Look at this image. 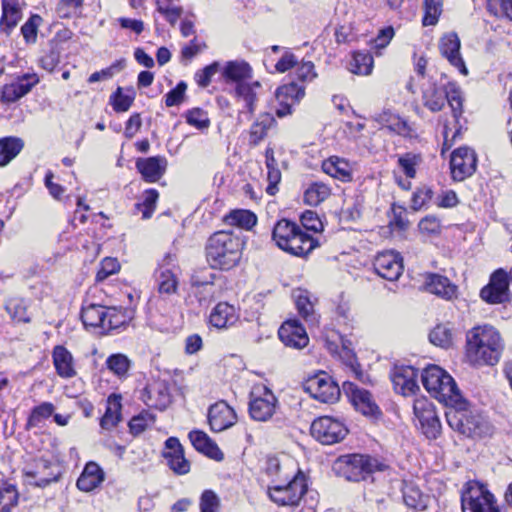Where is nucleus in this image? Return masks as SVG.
Wrapping results in <instances>:
<instances>
[{"mask_svg":"<svg viewBox=\"0 0 512 512\" xmlns=\"http://www.w3.org/2000/svg\"><path fill=\"white\" fill-rule=\"evenodd\" d=\"M373 266L380 277L394 281L402 274V257L395 251H383L375 257Z\"/></svg>","mask_w":512,"mask_h":512,"instance_id":"f3484780","label":"nucleus"},{"mask_svg":"<svg viewBox=\"0 0 512 512\" xmlns=\"http://www.w3.org/2000/svg\"><path fill=\"white\" fill-rule=\"evenodd\" d=\"M306 490L305 476L299 471L289 482L270 486L268 494L270 499L278 505L294 506L298 505Z\"/></svg>","mask_w":512,"mask_h":512,"instance_id":"6e6552de","label":"nucleus"},{"mask_svg":"<svg viewBox=\"0 0 512 512\" xmlns=\"http://www.w3.org/2000/svg\"><path fill=\"white\" fill-rule=\"evenodd\" d=\"M304 94V87L291 82L277 89L276 99L283 100L284 98L286 101H289V103L296 105L304 97Z\"/></svg>","mask_w":512,"mask_h":512,"instance_id":"3c124183","label":"nucleus"},{"mask_svg":"<svg viewBox=\"0 0 512 512\" xmlns=\"http://www.w3.org/2000/svg\"><path fill=\"white\" fill-rule=\"evenodd\" d=\"M5 308L14 321L23 323L30 322V317L27 314V307L24 300L10 299L6 303Z\"/></svg>","mask_w":512,"mask_h":512,"instance_id":"5fc2aeb1","label":"nucleus"},{"mask_svg":"<svg viewBox=\"0 0 512 512\" xmlns=\"http://www.w3.org/2000/svg\"><path fill=\"white\" fill-rule=\"evenodd\" d=\"M167 160L162 156L139 158L136 161V168L147 182L158 181L165 173Z\"/></svg>","mask_w":512,"mask_h":512,"instance_id":"393cba45","label":"nucleus"},{"mask_svg":"<svg viewBox=\"0 0 512 512\" xmlns=\"http://www.w3.org/2000/svg\"><path fill=\"white\" fill-rule=\"evenodd\" d=\"M322 170L327 175L342 182L353 179V168L350 162L338 156H330L322 162Z\"/></svg>","mask_w":512,"mask_h":512,"instance_id":"cd10ccee","label":"nucleus"},{"mask_svg":"<svg viewBox=\"0 0 512 512\" xmlns=\"http://www.w3.org/2000/svg\"><path fill=\"white\" fill-rule=\"evenodd\" d=\"M445 417L448 425L464 436L481 438L493 433L492 425L481 414L471 410L462 398L446 408Z\"/></svg>","mask_w":512,"mask_h":512,"instance_id":"20e7f679","label":"nucleus"},{"mask_svg":"<svg viewBox=\"0 0 512 512\" xmlns=\"http://www.w3.org/2000/svg\"><path fill=\"white\" fill-rule=\"evenodd\" d=\"M222 77L226 83H247L252 78V68L245 61H228L222 69Z\"/></svg>","mask_w":512,"mask_h":512,"instance_id":"c756f323","label":"nucleus"},{"mask_svg":"<svg viewBox=\"0 0 512 512\" xmlns=\"http://www.w3.org/2000/svg\"><path fill=\"white\" fill-rule=\"evenodd\" d=\"M141 399L149 407L160 411L166 409L171 402L168 385L164 381L148 384L142 391Z\"/></svg>","mask_w":512,"mask_h":512,"instance_id":"4be33fe9","label":"nucleus"},{"mask_svg":"<svg viewBox=\"0 0 512 512\" xmlns=\"http://www.w3.org/2000/svg\"><path fill=\"white\" fill-rule=\"evenodd\" d=\"M395 35L392 26H387L379 30L377 36L371 41V48L377 55H381V50L386 48Z\"/></svg>","mask_w":512,"mask_h":512,"instance_id":"e2e57ef3","label":"nucleus"},{"mask_svg":"<svg viewBox=\"0 0 512 512\" xmlns=\"http://www.w3.org/2000/svg\"><path fill=\"white\" fill-rule=\"evenodd\" d=\"M120 396L111 395L108 398V405L104 415L100 420V425L103 429L110 430L115 427L121 420V403Z\"/></svg>","mask_w":512,"mask_h":512,"instance_id":"58836bf2","label":"nucleus"},{"mask_svg":"<svg viewBox=\"0 0 512 512\" xmlns=\"http://www.w3.org/2000/svg\"><path fill=\"white\" fill-rule=\"evenodd\" d=\"M331 194L330 187L321 182L311 184L304 193V201L310 206H317Z\"/></svg>","mask_w":512,"mask_h":512,"instance_id":"a18cd8bd","label":"nucleus"},{"mask_svg":"<svg viewBox=\"0 0 512 512\" xmlns=\"http://www.w3.org/2000/svg\"><path fill=\"white\" fill-rule=\"evenodd\" d=\"M348 434L346 425L339 419L322 416L311 424V435L324 445H333L342 441Z\"/></svg>","mask_w":512,"mask_h":512,"instance_id":"9d476101","label":"nucleus"},{"mask_svg":"<svg viewBox=\"0 0 512 512\" xmlns=\"http://www.w3.org/2000/svg\"><path fill=\"white\" fill-rule=\"evenodd\" d=\"M342 359L347 367L350 368L351 372L354 374L355 378L362 383H367L369 381L368 375H366L362 369L361 365L358 363L357 358L352 353V351L348 349H343L341 354Z\"/></svg>","mask_w":512,"mask_h":512,"instance_id":"bf43d9fd","label":"nucleus"},{"mask_svg":"<svg viewBox=\"0 0 512 512\" xmlns=\"http://www.w3.org/2000/svg\"><path fill=\"white\" fill-rule=\"evenodd\" d=\"M275 123V119L270 113H262L258 116L250 128V143L257 145L266 136L268 130Z\"/></svg>","mask_w":512,"mask_h":512,"instance_id":"4c0bfd02","label":"nucleus"},{"mask_svg":"<svg viewBox=\"0 0 512 512\" xmlns=\"http://www.w3.org/2000/svg\"><path fill=\"white\" fill-rule=\"evenodd\" d=\"M237 420L236 413L225 401L211 405L208 410V422L214 432H222L232 427Z\"/></svg>","mask_w":512,"mask_h":512,"instance_id":"6ab92c4d","label":"nucleus"},{"mask_svg":"<svg viewBox=\"0 0 512 512\" xmlns=\"http://www.w3.org/2000/svg\"><path fill=\"white\" fill-rule=\"evenodd\" d=\"M158 289L160 293L173 294L177 290V279L169 267L162 265L157 271Z\"/></svg>","mask_w":512,"mask_h":512,"instance_id":"8fccbe9b","label":"nucleus"},{"mask_svg":"<svg viewBox=\"0 0 512 512\" xmlns=\"http://www.w3.org/2000/svg\"><path fill=\"white\" fill-rule=\"evenodd\" d=\"M104 481V472L95 462L85 465L80 477L77 480V487L84 492H90L97 488Z\"/></svg>","mask_w":512,"mask_h":512,"instance_id":"7c9ffc66","label":"nucleus"},{"mask_svg":"<svg viewBox=\"0 0 512 512\" xmlns=\"http://www.w3.org/2000/svg\"><path fill=\"white\" fill-rule=\"evenodd\" d=\"M134 98L135 92L133 89H129L127 94H123L122 88L118 87L111 95L110 101L116 112H126L131 107Z\"/></svg>","mask_w":512,"mask_h":512,"instance_id":"864d4df0","label":"nucleus"},{"mask_svg":"<svg viewBox=\"0 0 512 512\" xmlns=\"http://www.w3.org/2000/svg\"><path fill=\"white\" fill-rule=\"evenodd\" d=\"M30 483L38 487H45L52 482L58 481L62 474L60 465L54 461L38 458L24 471Z\"/></svg>","mask_w":512,"mask_h":512,"instance_id":"f8f14e48","label":"nucleus"},{"mask_svg":"<svg viewBox=\"0 0 512 512\" xmlns=\"http://www.w3.org/2000/svg\"><path fill=\"white\" fill-rule=\"evenodd\" d=\"M319 246V242L317 239L304 232L302 228L300 231L294 236L289 243L287 248H284L283 251L290 253L291 255L302 257L309 254L312 250Z\"/></svg>","mask_w":512,"mask_h":512,"instance_id":"f704fd0d","label":"nucleus"},{"mask_svg":"<svg viewBox=\"0 0 512 512\" xmlns=\"http://www.w3.org/2000/svg\"><path fill=\"white\" fill-rule=\"evenodd\" d=\"M340 473L348 480H366L375 471H382L385 465L369 455L350 454L341 456L337 462Z\"/></svg>","mask_w":512,"mask_h":512,"instance_id":"0eeeda50","label":"nucleus"},{"mask_svg":"<svg viewBox=\"0 0 512 512\" xmlns=\"http://www.w3.org/2000/svg\"><path fill=\"white\" fill-rule=\"evenodd\" d=\"M373 63V57L370 52H354L350 62V71L354 74L369 75L372 71Z\"/></svg>","mask_w":512,"mask_h":512,"instance_id":"09e8293b","label":"nucleus"},{"mask_svg":"<svg viewBox=\"0 0 512 512\" xmlns=\"http://www.w3.org/2000/svg\"><path fill=\"white\" fill-rule=\"evenodd\" d=\"M24 141L19 137L7 136L0 139V167L8 165L23 149Z\"/></svg>","mask_w":512,"mask_h":512,"instance_id":"e433bc0d","label":"nucleus"},{"mask_svg":"<svg viewBox=\"0 0 512 512\" xmlns=\"http://www.w3.org/2000/svg\"><path fill=\"white\" fill-rule=\"evenodd\" d=\"M424 285L428 292L446 300L453 299L457 294V286L454 285L446 276L440 274H426Z\"/></svg>","mask_w":512,"mask_h":512,"instance_id":"a878e982","label":"nucleus"},{"mask_svg":"<svg viewBox=\"0 0 512 512\" xmlns=\"http://www.w3.org/2000/svg\"><path fill=\"white\" fill-rule=\"evenodd\" d=\"M390 378L395 391L403 396L415 394L419 390L418 371L410 365H394Z\"/></svg>","mask_w":512,"mask_h":512,"instance_id":"dca6fc26","label":"nucleus"},{"mask_svg":"<svg viewBox=\"0 0 512 512\" xmlns=\"http://www.w3.org/2000/svg\"><path fill=\"white\" fill-rule=\"evenodd\" d=\"M209 320L212 326L223 329L233 325L238 320V314L233 305L220 302L213 308Z\"/></svg>","mask_w":512,"mask_h":512,"instance_id":"2f4dec72","label":"nucleus"},{"mask_svg":"<svg viewBox=\"0 0 512 512\" xmlns=\"http://www.w3.org/2000/svg\"><path fill=\"white\" fill-rule=\"evenodd\" d=\"M155 418L149 412H142L137 416L132 417L129 421L130 432L133 435H139L154 422Z\"/></svg>","mask_w":512,"mask_h":512,"instance_id":"0e129e2a","label":"nucleus"},{"mask_svg":"<svg viewBox=\"0 0 512 512\" xmlns=\"http://www.w3.org/2000/svg\"><path fill=\"white\" fill-rule=\"evenodd\" d=\"M128 320L129 316L126 310L116 307H106L103 330L110 331L118 329L125 326Z\"/></svg>","mask_w":512,"mask_h":512,"instance_id":"49530a36","label":"nucleus"},{"mask_svg":"<svg viewBox=\"0 0 512 512\" xmlns=\"http://www.w3.org/2000/svg\"><path fill=\"white\" fill-rule=\"evenodd\" d=\"M189 439L193 447L216 461L224 459L223 452L219 449L217 444L203 431L193 430L189 433Z\"/></svg>","mask_w":512,"mask_h":512,"instance_id":"c85d7f7f","label":"nucleus"},{"mask_svg":"<svg viewBox=\"0 0 512 512\" xmlns=\"http://www.w3.org/2000/svg\"><path fill=\"white\" fill-rule=\"evenodd\" d=\"M413 410L423 434L428 439H436L441 433V423L433 405L427 400H416Z\"/></svg>","mask_w":512,"mask_h":512,"instance_id":"2eb2a0df","label":"nucleus"},{"mask_svg":"<svg viewBox=\"0 0 512 512\" xmlns=\"http://www.w3.org/2000/svg\"><path fill=\"white\" fill-rule=\"evenodd\" d=\"M22 18V12L18 0H2V17L0 27L6 32L17 26Z\"/></svg>","mask_w":512,"mask_h":512,"instance_id":"c9c22d12","label":"nucleus"},{"mask_svg":"<svg viewBox=\"0 0 512 512\" xmlns=\"http://www.w3.org/2000/svg\"><path fill=\"white\" fill-rule=\"evenodd\" d=\"M186 89L187 84L184 81L179 82L165 95V105L167 107L180 105L184 101Z\"/></svg>","mask_w":512,"mask_h":512,"instance_id":"774afa93","label":"nucleus"},{"mask_svg":"<svg viewBox=\"0 0 512 512\" xmlns=\"http://www.w3.org/2000/svg\"><path fill=\"white\" fill-rule=\"evenodd\" d=\"M261 84L259 81L238 83L235 85L234 95L238 103L243 105L241 112H247L253 115L256 110L257 92L256 89H260Z\"/></svg>","mask_w":512,"mask_h":512,"instance_id":"bb28decb","label":"nucleus"},{"mask_svg":"<svg viewBox=\"0 0 512 512\" xmlns=\"http://www.w3.org/2000/svg\"><path fill=\"white\" fill-rule=\"evenodd\" d=\"M53 363L57 374L62 378H72L76 375L72 354L61 345L53 349Z\"/></svg>","mask_w":512,"mask_h":512,"instance_id":"72a5a7b5","label":"nucleus"},{"mask_svg":"<svg viewBox=\"0 0 512 512\" xmlns=\"http://www.w3.org/2000/svg\"><path fill=\"white\" fill-rule=\"evenodd\" d=\"M424 388L446 408L461 400L454 379L437 365L426 367L421 373Z\"/></svg>","mask_w":512,"mask_h":512,"instance_id":"39448f33","label":"nucleus"},{"mask_svg":"<svg viewBox=\"0 0 512 512\" xmlns=\"http://www.w3.org/2000/svg\"><path fill=\"white\" fill-rule=\"evenodd\" d=\"M224 221L228 225L249 230L256 225L257 217L249 210H233L224 217Z\"/></svg>","mask_w":512,"mask_h":512,"instance_id":"79ce46f5","label":"nucleus"},{"mask_svg":"<svg viewBox=\"0 0 512 512\" xmlns=\"http://www.w3.org/2000/svg\"><path fill=\"white\" fill-rule=\"evenodd\" d=\"M424 17L422 23L424 26L435 25L442 12L441 0H424Z\"/></svg>","mask_w":512,"mask_h":512,"instance_id":"13d9d810","label":"nucleus"},{"mask_svg":"<svg viewBox=\"0 0 512 512\" xmlns=\"http://www.w3.org/2000/svg\"><path fill=\"white\" fill-rule=\"evenodd\" d=\"M42 23V18L33 14L21 27V34L27 44H34L37 40L38 28Z\"/></svg>","mask_w":512,"mask_h":512,"instance_id":"4d7b16f0","label":"nucleus"},{"mask_svg":"<svg viewBox=\"0 0 512 512\" xmlns=\"http://www.w3.org/2000/svg\"><path fill=\"white\" fill-rule=\"evenodd\" d=\"M186 121L189 125L199 130L207 129L210 126V120L207 113L201 108H193L186 113Z\"/></svg>","mask_w":512,"mask_h":512,"instance_id":"680f3d73","label":"nucleus"},{"mask_svg":"<svg viewBox=\"0 0 512 512\" xmlns=\"http://www.w3.org/2000/svg\"><path fill=\"white\" fill-rule=\"evenodd\" d=\"M18 502V492L13 485L0 487V512H10Z\"/></svg>","mask_w":512,"mask_h":512,"instance_id":"6e6d98bb","label":"nucleus"},{"mask_svg":"<svg viewBox=\"0 0 512 512\" xmlns=\"http://www.w3.org/2000/svg\"><path fill=\"white\" fill-rule=\"evenodd\" d=\"M296 307L299 314L311 325L318 324V317L314 313V305L311 302L307 291H299L296 295Z\"/></svg>","mask_w":512,"mask_h":512,"instance_id":"de8ad7c7","label":"nucleus"},{"mask_svg":"<svg viewBox=\"0 0 512 512\" xmlns=\"http://www.w3.org/2000/svg\"><path fill=\"white\" fill-rule=\"evenodd\" d=\"M304 390L314 399L323 403H332L340 395V388L326 372H319L309 377L304 383Z\"/></svg>","mask_w":512,"mask_h":512,"instance_id":"9b49d317","label":"nucleus"},{"mask_svg":"<svg viewBox=\"0 0 512 512\" xmlns=\"http://www.w3.org/2000/svg\"><path fill=\"white\" fill-rule=\"evenodd\" d=\"M278 405L274 393L264 385L253 387L250 393L249 414L252 419L266 422L272 418Z\"/></svg>","mask_w":512,"mask_h":512,"instance_id":"1a4fd4ad","label":"nucleus"},{"mask_svg":"<svg viewBox=\"0 0 512 512\" xmlns=\"http://www.w3.org/2000/svg\"><path fill=\"white\" fill-rule=\"evenodd\" d=\"M402 498L405 506L412 512L426 511L434 502V498L421 490L413 483L404 481L402 486Z\"/></svg>","mask_w":512,"mask_h":512,"instance_id":"aec40b11","label":"nucleus"},{"mask_svg":"<svg viewBox=\"0 0 512 512\" xmlns=\"http://www.w3.org/2000/svg\"><path fill=\"white\" fill-rule=\"evenodd\" d=\"M430 342L442 348L453 345L454 331L449 323L437 325L429 334Z\"/></svg>","mask_w":512,"mask_h":512,"instance_id":"37998d69","label":"nucleus"},{"mask_svg":"<svg viewBox=\"0 0 512 512\" xmlns=\"http://www.w3.org/2000/svg\"><path fill=\"white\" fill-rule=\"evenodd\" d=\"M460 39L456 33H448L440 39L439 50L449 63L464 75H468V69L460 54Z\"/></svg>","mask_w":512,"mask_h":512,"instance_id":"412c9836","label":"nucleus"},{"mask_svg":"<svg viewBox=\"0 0 512 512\" xmlns=\"http://www.w3.org/2000/svg\"><path fill=\"white\" fill-rule=\"evenodd\" d=\"M422 103L433 113L441 111L448 103L452 115L458 120L463 113L462 90L456 82L450 81L445 74L429 76L421 85Z\"/></svg>","mask_w":512,"mask_h":512,"instance_id":"f257e3e1","label":"nucleus"},{"mask_svg":"<svg viewBox=\"0 0 512 512\" xmlns=\"http://www.w3.org/2000/svg\"><path fill=\"white\" fill-rule=\"evenodd\" d=\"M120 269V264L116 258L106 257L101 263L96 274V281L102 282L109 276L117 273Z\"/></svg>","mask_w":512,"mask_h":512,"instance_id":"69168bd1","label":"nucleus"},{"mask_svg":"<svg viewBox=\"0 0 512 512\" xmlns=\"http://www.w3.org/2000/svg\"><path fill=\"white\" fill-rule=\"evenodd\" d=\"M131 365L132 361L122 353L112 354L106 360L107 368L118 378L127 377Z\"/></svg>","mask_w":512,"mask_h":512,"instance_id":"c03bdc74","label":"nucleus"},{"mask_svg":"<svg viewBox=\"0 0 512 512\" xmlns=\"http://www.w3.org/2000/svg\"><path fill=\"white\" fill-rule=\"evenodd\" d=\"M54 405L50 402H43L42 404L34 407L28 417L26 427L28 429L38 427L44 420L53 415Z\"/></svg>","mask_w":512,"mask_h":512,"instance_id":"603ef678","label":"nucleus"},{"mask_svg":"<svg viewBox=\"0 0 512 512\" xmlns=\"http://www.w3.org/2000/svg\"><path fill=\"white\" fill-rule=\"evenodd\" d=\"M243 242L228 231H217L205 245L206 259L213 269L229 270L235 267L242 256Z\"/></svg>","mask_w":512,"mask_h":512,"instance_id":"7ed1b4c3","label":"nucleus"},{"mask_svg":"<svg viewBox=\"0 0 512 512\" xmlns=\"http://www.w3.org/2000/svg\"><path fill=\"white\" fill-rule=\"evenodd\" d=\"M106 307L97 304L83 306L81 320L85 326L99 327L103 329Z\"/></svg>","mask_w":512,"mask_h":512,"instance_id":"ea45409f","label":"nucleus"},{"mask_svg":"<svg viewBox=\"0 0 512 512\" xmlns=\"http://www.w3.org/2000/svg\"><path fill=\"white\" fill-rule=\"evenodd\" d=\"M477 157L474 150L460 147L454 150L450 158V170L453 180L463 181L476 171Z\"/></svg>","mask_w":512,"mask_h":512,"instance_id":"ddd939ff","label":"nucleus"},{"mask_svg":"<svg viewBox=\"0 0 512 512\" xmlns=\"http://www.w3.org/2000/svg\"><path fill=\"white\" fill-rule=\"evenodd\" d=\"M509 274L503 270H496L490 277L489 283L481 289V298L490 304L504 303L509 299Z\"/></svg>","mask_w":512,"mask_h":512,"instance_id":"4468645a","label":"nucleus"},{"mask_svg":"<svg viewBox=\"0 0 512 512\" xmlns=\"http://www.w3.org/2000/svg\"><path fill=\"white\" fill-rule=\"evenodd\" d=\"M280 340L288 347L301 349L305 347L309 338L306 330L297 320H287L279 328Z\"/></svg>","mask_w":512,"mask_h":512,"instance_id":"b1692460","label":"nucleus"},{"mask_svg":"<svg viewBox=\"0 0 512 512\" xmlns=\"http://www.w3.org/2000/svg\"><path fill=\"white\" fill-rule=\"evenodd\" d=\"M343 391L350 398L355 408L363 415L377 416L380 409L373 401L369 391L359 388L356 384L345 381L343 382Z\"/></svg>","mask_w":512,"mask_h":512,"instance_id":"a211bd4d","label":"nucleus"},{"mask_svg":"<svg viewBox=\"0 0 512 512\" xmlns=\"http://www.w3.org/2000/svg\"><path fill=\"white\" fill-rule=\"evenodd\" d=\"M159 194L155 189L146 190L143 197V202L136 204L139 211L142 212L144 219H148L152 216Z\"/></svg>","mask_w":512,"mask_h":512,"instance_id":"052dcab7","label":"nucleus"},{"mask_svg":"<svg viewBox=\"0 0 512 512\" xmlns=\"http://www.w3.org/2000/svg\"><path fill=\"white\" fill-rule=\"evenodd\" d=\"M503 350L499 332L492 326L474 327L467 334V357L475 365H495Z\"/></svg>","mask_w":512,"mask_h":512,"instance_id":"f03ea898","label":"nucleus"},{"mask_svg":"<svg viewBox=\"0 0 512 512\" xmlns=\"http://www.w3.org/2000/svg\"><path fill=\"white\" fill-rule=\"evenodd\" d=\"M463 512H500L495 496L486 485L468 481L461 493Z\"/></svg>","mask_w":512,"mask_h":512,"instance_id":"423d86ee","label":"nucleus"},{"mask_svg":"<svg viewBox=\"0 0 512 512\" xmlns=\"http://www.w3.org/2000/svg\"><path fill=\"white\" fill-rule=\"evenodd\" d=\"M301 227L287 219L279 220L272 231V239L280 249L287 248L291 240L300 231Z\"/></svg>","mask_w":512,"mask_h":512,"instance_id":"473e14b6","label":"nucleus"},{"mask_svg":"<svg viewBox=\"0 0 512 512\" xmlns=\"http://www.w3.org/2000/svg\"><path fill=\"white\" fill-rule=\"evenodd\" d=\"M378 121L387 127L390 131H393L399 135L409 136L411 133V128L407 121L398 115L392 114L389 111H384L379 114Z\"/></svg>","mask_w":512,"mask_h":512,"instance_id":"a19ab883","label":"nucleus"},{"mask_svg":"<svg viewBox=\"0 0 512 512\" xmlns=\"http://www.w3.org/2000/svg\"><path fill=\"white\" fill-rule=\"evenodd\" d=\"M38 82L36 74H24L16 81L3 86L1 100L6 103L15 102L28 94Z\"/></svg>","mask_w":512,"mask_h":512,"instance_id":"5701e85b","label":"nucleus"},{"mask_svg":"<svg viewBox=\"0 0 512 512\" xmlns=\"http://www.w3.org/2000/svg\"><path fill=\"white\" fill-rule=\"evenodd\" d=\"M170 469L178 474L185 475L190 471V463L185 458L184 452L165 458Z\"/></svg>","mask_w":512,"mask_h":512,"instance_id":"338daca9","label":"nucleus"}]
</instances>
